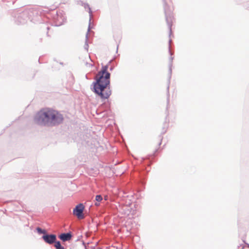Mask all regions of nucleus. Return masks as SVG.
<instances>
[{"label":"nucleus","instance_id":"1","mask_svg":"<svg viewBox=\"0 0 249 249\" xmlns=\"http://www.w3.org/2000/svg\"><path fill=\"white\" fill-rule=\"evenodd\" d=\"M107 65L103 66L102 69L95 77V81L92 83V90L103 100L108 99L111 94L110 88V73L107 71Z\"/></svg>","mask_w":249,"mask_h":249},{"label":"nucleus","instance_id":"2","mask_svg":"<svg viewBox=\"0 0 249 249\" xmlns=\"http://www.w3.org/2000/svg\"><path fill=\"white\" fill-rule=\"evenodd\" d=\"M63 119V115L57 111L43 108L36 114L34 121L40 125L53 126L60 124Z\"/></svg>","mask_w":249,"mask_h":249},{"label":"nucleus","instance_id":"3","mask_svg":"<svg viewBox=\"0 0 249 249\" xmlns=\"http://www.w3.org/2000/svg\"><path fill=\"white\" fill-rule=\"evenodd\" d=\"M162 1L163 2L166 21L169 30V36H170L172 34V26L173 17L172 16V11L167 5L166 0H162Z\"/></svg>","mask_w":249,"mask_h":249},{"label":"nucleus","instance_id":"4","mask_svg":"<svg viewBox=\"0 0 249 249\" xmlns=\"http://www.w3.org/2000/svg\"><path fill=\"white\" fill-rule=\"evenodd\" d=\"M32 12V11L31 10H25L21 13L17 14L15 16V22L18 24L25 23L30 18L29 16H31L30 13Z\"/></svg>","mask_w":249,"mask_h":249},{"label":"nucleus","instance_id":"5","mask_svg":"<svg viewBox=\"0 0 249 249\" xmlns=\"http://www.w3.org/2000/svg\"><path fill=\"white\" fill-rule=\"evenodd\" d=\"M54 22V26H59L63 24L66 20L65 14L62 11L56 12L55 15L53 17Z\"/></svg>","mask_w":249,"mask_h":249},{"label":"nucleus","instance_id":"6","mask_svg":"<svg viewBox=\"0 0 249 249\" xmlns=\"http://www.w3.org/2000/svg\"><path fill=\"white\" fill-rule=\"evenodd\" d=\"M84 209V206L83 204L80 203L77 205L73 210V214L77 216V217L80 219H83L84 215L83 214V211Z\"/></svg>","mask_w":249,"mask_h":249},{"label":"nucleus","instance_id":"7","mask_svg":"<svg viewBox=\"0 0 249 249\" xmlns=\"http://www.w3.org/2000/svg\"><path fill=\"white\" fill-rule=\"evenodd\" d=\"M42 238L45 243L52 245L53 243L56 244L57 241L56 235L54 234H46L42 236Z\"/></svg>","mask_w":249,"mask_h":249},{"label":"nucleus","instance_id":"8","mask_svg":"<svg viewBox=\"0 0 249 249\" xmlns=\"http://www.w3.org/2000/svg\"><path fill=\"white\" fill-rule=\"evenodd\" d=\"M58 237L63 242H66L71 239L72 237V234L71 232L67 233H62L58 236Z\"/></svg>","mask_w":249,"mask_h":249},{"label":"nucleus","instance_id":"9","mask_svg":"<svg viewBox=\"0 0 249 249\" xmlns=\"http://www.w3.org/2000/svg\"><path fill=\"white\" fill-rule=\"evenodd\" d=\"M174 57L172 56H171L169 58V79H168V83H170V79L171 78L172 75V61L173 60Z\"/></svg>","mask_w":249,"mask_h":249},{"label":"nucleus","instance_id":"10","mask_svg":"<svg viewBox=\"0 0 249 249\" xmlns=\"http://www.w3.org/2000/svg\"><path fill=\"white\" fill-rule=\"evenodd\" d=\"M82 5L84 6L85 9H88V10H89V16H90V18H89V22H90V21H91V17L92 16V11H91V9H90V7H89V5L87 3H83L82 4ZM89 24H90V23H89Z\"/></svg>","mask_w":249,"mask_h":249},{"label":"nucleus","instance_id":"11","mask_svg":"<svg viewBox=\"0 0 249 249\" xmlns=\"http://www.w3.org/2000/svg\"><path fill=\"white\" fill-rule=\"evenodd\" d=\"M90 30V24H89V25L88 32H89ZM86 37V41H85V43L84 47V49L88 52V49H89V45L88 43V33H87Z\"/></svg>","mask_w":249,"mask_h":249},{"label":"nucleus","instance_id":"12","mask_svg":"<svg viewBox=\"0 0 249 249\" xmlns=\"http://www.w3.org/2000/svg\"><path fill=\"white\" fill-rule=\"evenodd\" d=\"M36 231L38 232V234H43V235L47 234V231L45 230H43L40 227H37L36 228Z\"/></svg>","mask_w":249,"mask_h":249},{"label":"nucleus","instance_id":"13","mask_svg":"<svg viewBox=\"0 0 249 249\" xmlns=\"http://www.w3.org/2000/svg\"><path fill=\"white\" fill-rule=\"evenodd\" d=\"M54 247L55 248V249H65L64 247H63L60 241H57L56 242V244L54 245Z\"/></svg>","mask_w":249,"mask_h":249},{"label":"nucleus","instance_id":"14","mask_svg":"<svg viewBox=\"0 0 249 249\" xmlns=\"http://www.w3.org/2000/svg\"><path fill=\"white\" fill-rule=\"evenodd\" d=\"M103 197L101 195H97L95 197V200L97 202H100L101 200H102Z\"/></svg>","mask_w":249,"mask_h":249},{"label":"nucleus","instance_id":"15","mask_svg":"<svg viewBox=\"0 0 249 249\" xmlns=\"http://www.w3.org/2000/svg\"><path fill=\"white\" fill-rule=\"evenodd\" d=\"M85 65L87 68H90V67L92 68V67H94L93 64L89 63L88 62H85Z\"/></svg>","mask_w":249,"mask_h":249},{"label":"nucleus","instance_id":"16","mask_svg":"<svg viewBox=\"0 0 249 249\" xmlns=\"http://www.w3.org/2000/svg\"><path fill=\"white\" fill-rule=\"evenodd\" d=\"M171 39H170L169 41V52L171 54V55H172V53L171 52V50H170V44H171Z\"/></svg>","mask_w":249,"mask_h":249},{"label":"nucleus","instance_id":"17","mask_svg":"<svg viewBox=\"0 0 249 249\" xmlns=\"http://www.w3.org/2000/svg\"><path fill=\"white\" fill-rule=\"evenodd\" d=\"M244 246L243 245H240L238 247V249H244Z\"/></svg>","mask_w":249,"mask_h":249},{"label":"nucleus","instance_id":"18","mask_svg":"<svg viewBox=\"0 0 249 249\" xmlns=\"http://www.w3.org/2000/svg\"><path fill=\"white\" fill-rule=\"evenodd\" d=\"M169 86L168 85L167 87V92H168V94H169Z\"/></svg>","mask_w":249,"mask_h":249},{"label":"nucleus","instance_id":"19","mask_svg":"<svg viewBox=\"0 0 249 249\" xmlns=\"http://www.w3.org/2000/svg\"><path fill=\"white\" fill-rule=\"evenodd\" d=\"M83 245L85 246V248H86V245L85 242H83Z\"/></svg>","mask_w":249,"mask_h":249},{"label":"nucleus","instance_id":"20","mask_svg":"<svg viewBox=\"0 0 249 249\" xmlns=\"http://www.w3.org/2000/svg\"><path fill=\"white\" fill-rule=\"evenodd\" d=\"M33 12L34 13H36V14H38V12H37V11H36V10H34V11H33Z\"/></svg>","mask_w":249,"mask_h":249},{"label":"nucleus","instance_id":"21","mask_svg":"<svg viewBox=\"0 0 249 249\" xmlns=\"http://www.w3.org/2000/svg\"><path fill=\"white\" fill-rule=\"evenodd\" d=\"M95 205H96V206H99V203H97V202H96V203H95Z\"/></svg>","mask_w":249,"mask_h":249},{"label":"nucleus","instance_id":"22","mask_svg":"<svg viewBox=\"0 0 249 249\" xmlns=\"http://www.w3.org/2000/svg\"><path fill=\"white\" fill-rule=\"evenodd\" d=\"M85 77L87 79H89V78L88 77V75L86 74V76H85Z\"/></svg>","mask_w":249,"mask_h":249},{"label":"nucleus","instance_id":"23","mask_svg":"<svg viewBox=\"0 0 249 249\" xmlns=\"http://www.w3.org/2000/svg\"><path fill=\"white\" fill-rule=\"evenodd\" d=\"M167 104H169V96L167 98Z\"/></svg>","mask_w":249,"mask_h":249},{"label":"nucleus","instance_id":"24","mask_svg":"<svg viewBox=\"0 0 249 249\" xmlns=\"http://www.w3.org/2000/svg\"><path fill=\"white\" fill-rule=\"evenodd\" d=\"M89 59L90 61L92 62V60L90 59V56H89Z\"/></svg>","mask_w":249,"mask_h":249},{"label":"nucleus","instance_id":"25","mask_svg":"<svg viewBox=\"0 0 249 249\" xmlns=\"http://www.w3.org/2000/svg\"><path fill=\"white\" fill-rule=\"evenodd\" d=\"M112 69H113V68H110V71L112 70Z\"/></svg>","mask_w":249,"mask_h":249},{"label":"nucleus","instance_id":"26","mask_svg":"<svg viewBox=\"0 0 249 249\" xmlns=\"http://www.w3.org/2000/svg\"><path fill=\"white\" fill-rule=\"evenodd\" d=\"M47 30H49V27H47Z\"/></svg>","mask_w":249,"mask_h":249},{"label":"nucleus","instance_id":"27","mask_svg":"<svg viewBox=\"0 0 249 249\" xmlns=\"http://www.w3.org/2000/svg\"><path fill=\"white\" fill-rule=\"evenodd\" d=\"M248 247L249 248V244H247Z\"/></svg>","mask_w":249,"mask_h":249}]
</instances>
